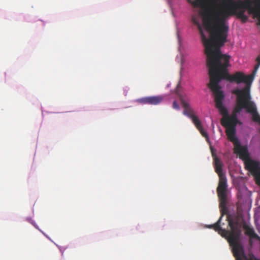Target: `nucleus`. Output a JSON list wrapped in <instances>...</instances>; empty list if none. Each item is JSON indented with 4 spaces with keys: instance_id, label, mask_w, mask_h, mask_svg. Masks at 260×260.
Wrapping results in <instances>:
<instances>
[{
    "instance_id": "nucleus-11",
    "label": "nucleus",
    "mask_w": 260,
    "mask_h": 260,
    "mask_svg": "<svg viewBox=\"0 0 260 260\" xmlns=\"http://www.w3.org/2000/svg\"><path fill=\"white\" fill-rule=\"evenodd\" d=\"M239 123L240 122L237 118V115L235 113H232L231 115H228L221 120V123L223 126L236 127Z\"/></svg>"
},
{
    "instance_id": "nucleus-19",
    "label": "nucleus",
    "mask_w": 260,
    "mask_h": 260,
    "mask_svg": "<svg viewBox=\"0 0 260 260\" xmlns=\"http://www.w3.org/2000/svg\"><path fill=\"white\" fill-rule=\"evenodd\" d=\"M257 61V64L255 66L254 69L253 70L252 73L249 75V76H252V81L253 80L254 76H255L256 73L257 72L258 69L259 68V67L260 66V64H259V61Z\"/></svg>"
},
{
    "instance_id": "nucleus-3",
    "label": "nucleus",
    "mask_w": 260,
    "mask_h": 260,
    "mask_svg": "<svg viewBox=\"0 0 260 260\" xmlns=\"http://www.w3.org/2000/svg\"><path fill=\"white\" fill-rule=\"evenodd\" d=\"M206 12H212V8L210 10H205L201 13L203 19V25L205 29L210 34V38H207L204 34L203 30L200 24V19L199 16L193 15L191 18L192 22L197 25L201 35L202 41L205 46V52L207 56L214 51L218 48L222 46L226 42L228 32H222L218 26L214 24L213 16H211L212 26L209 28L205 24L204 19V14Z\"/></svg>"
},
{
    "instance_id": "nucleus-17",
    "label": "nucleus",
    "mask_w": 260,
    "mask_h": 260,
    "mask_svg": "<svg viewBox=\"0 0 260 260\" xmlns=\"http://www.w3.org/2000/svg\"><path fill=\"white\" fill-rule=\"evenodd\" d=\"M222 214V212H221ZM223 215H221L218 220L212 226L214 227V230L216 231H217L219 234H221L222 236H224V232H226V230L224 229H222L220 226V222L222 219V217Z\"/></svg>"
},
{
    "instance_id": "nucleus-8",
    "label": "nucleus",
    "mask_w": 260,
    "mask_h": 260,
    "mask_svg": "<svg viewBox=\"0 0 260 260\" xmlns=\"http://www.w3.org/2000/svg\"><path fill=\"white\" fill-rule=\"evenodd\" d=\"M246 169L255 178L256 184L260 186V165L257 161L249 159L245 163Z\"/></svg>"
},
{
    "instance_id": "nucleus-7",
    "label": "nucleus",
    "mask_w": 260,
    "mask_h": 260,
    "mask_svg": "<svg viewBox=\"0 0 260 260\" xmlns=\"http://www.w3.org/2000/svg\"><path fill=\"white\" fill-rule=\"evenodd\" d=\"M208 87L210 88L213 93L215 94V102L216 107L219 110L220 113L223 115V117L228 115L227 109L223 105V101L224 99V94L221 91L220 87H215L208 84Z\"/></svg>"
},
{
    "instance_id": "nucleus-15",
    "label": "nucleus",
    "mask_w": 260,
    "mask_h": 260,
    "mask_svg": "<svg viewBox=\"0 0 260 260\" xmlns=\"http://www.w3.org/2000/svg\"><path fill=\"white\" fill-rule=\"evenodd\" d=\"M163 95L148 96V104L157 105L161 103L164 100Z\"/></svg>"
},
{
    "instance_id": "nucleus-9",
    "label": "nucleus",
    "mask_w": 260,
    "mask_h": 260,
    "mask_svg": "<svg viewBox=\"0 0 260 260\" xmlns=\"http://www.w3.org/2000/svg\"><path fill=\"white\" fill-rule=\"evenodd\" d=\"M182 106L184 110L183 114L190 118L194 124L200 125V120L198 117L194 114L193 110L191 108L189 104L184 100H182Z\"/></svg>"
},
{
    "instance_id": "nucleus-21",
    "label": "nucleus",
    "mask_w": 260,
    "mask_h": 260,
    "mask_svg": "<svg viewBox=\"0 0 260 260\" xmlns=\"http://www.w3.org/2000/svg\"><path fill=\"white\" fill-rule=\"evenodd\" d=\"M173 108L178 110L179 109V106L177 104V102L176 101H174L173 103Z\"/></svg>"
},
{
    "instance_id": "nucleus-13",
    "label": "nucleus",
    "mask_w": 260,
    "mask_h": 260,
    "mask_svg": "<svg viewBox=\"0 0 260 260\" xmlns=\"http://www.w3.org/2000/svg\"><path fill=\"white\" fill-rule=\"evenodd\" d=\"M249 108V109L248 110V113L252 114L253 121L260 123V116L257 112L256 107L254 102H253Z\"/></svg>"
},
{
    "instance_id": "nucleus-4",
    "label": "nucleus",
    "mask_w": 260,
    "mask_h": 260,
    "mask_svg": "<svg viewBox=\"0 0 260 260\" xmlns=\"http://www.w3.org/2000/svg\"><path fill=\"white\" fill-rule=\"evenodd\" d=\"M229 225L231 228V231H226L224 232V237L228 235V240L231 246L232 247V251L236 260H242V257H245L244 248L240 242L241 230L238 227V221L234 220L229 215L227 217Z\"/></svg>"
},
{
    "instance_id": "nucleus-18",
    "label": "nucleus",
    "mask_w": 260,
    "mask_h": 260,
    "mask_svg": "<svg viewBox=\"0 0 260 260\" xmlns=\"http://www.w3.org/2000/svg\"><path fill=\"white\" fill-rule=\"evenodd\" d=\"M194 125L196 126L197 128L200 131V132L201 133L203 137H204L205 138H206V140L207 141H208V140H209L208 135L207 133L204 130V129L202 127L201 121H200V125H198V124H194Z\"/></svg>"
},
{
    "instance_id": "nucleus-14",
    "label": "nucleus",
    "mask_w": 260,
    "mask_h": 260,
    "mask_svg": "<svg viewBox=\"0 0 260 260\" xmlns=\"http://www.w3.org/2000/svg\"><path fill=\"white\" fill-rule=\"evenodd\" d=\"M214 167L215 172L217 173L219 176V177H226L225 175L222 172V166L223 164L220 160L215 157L214 158Z\"/></svg>"
},
{
    "instance_id": "nucleus-10",
    "label": "nucleus",
    "mask_w": 260,
    "mask_h": 260,
    "mask_svg": "<svg viewBox=\"0 0 260 260\" xmlns=\"http://www.w3.org/2000/svg\"><path fill=\"white\" fill-rule=\"evenodd\" d=\"M234 152L239 155L241 159H247L249 158V154L247 146H241L239 141L234 144Z\"/></svg>"
},
{
    "instance_id": "nucleus-20",
    "label": "nucleus",
    "mask_w": 260,
    "mask_h": 260,
    "mask_svg": "<svg viewBox=\"0 0 260 260\" xmlns=\"http://www.w3.org/2000/svg\"><path fill=\"white\" fill-rule=\"evenodd\" d=\"M137 102L142 104H148V96L139 99Z\"/></svg>"
},
{
    "instance_id": "nucleus-1",
    "label": "nucleus",
    "mask_w": 260,
    "mask_h": 260,
    "mask_svg": "<svg viewBox=\"0 0 260 260\" xmlns=\"http://www.w3.org/2000/svg\"><path fill=\"white\" fill-rule=\"evenodd\" d=\"M207 6L212 8V12H206L204 14L205 24L211 28V16L214 24L218 26L222 32H228L229 27L226 24L227 19L235 15L243 23L248 21V17L245 14L246 10L249 14L260 16V0H223L213 2L211 0Z\"/></svg>"
},
{
    "instance_id": "nucleus-12",
    "label": "nucleus",
    "mask_w": 260,
    "mask_h": 260,
    "mask_svg": "<svg viewBox=\"0 0 260 260\" xmlns=\"http://www.w3.org/2000/svg\"><path fill=\"white\" fill-rule=\"evenodd\" d=\"M226 127V134L229 139L234 144L238 142L239 141L235 136L236 134V127L224 126Z\"/></svg>"
},
{
    "instance_id": "nucleus-6",
    "label": "nucleus",
    "mask_w": 260,
    "mask_h": 260,
    "mask_svg": "<svg viewBox=\"0 0 260 260\" xmlns=\"http://www.w3.org/2000/svg\"><path fill=\"white\" fill-rule=\"evenodd\" d=\"M228 184L226 177L219 178L218 185L217 188V193L219 200V207L220 212L223 215L227 212L226 204L228 202Z\"/></svg>"
},
{
    "instance_id": "nucleus-5",
    "label": "nucleus",
    "mask_w": 260,
    "mask_h": 260,
    "mask_svg": "<svg viewBox=\"0 0 260 260\" xmlns=\"http://www.w3.org/2000/svg\"><path fill=\"white\" fill-rule=\"evenodd\" d=\"M247 88L237 89L232 91V93L237 96L236 106L232 113L237 115L243 109H245L248 112L253 101Z\"/></svg>"
},
{
    "instance_id": "nucleus-16",
    "label": "nucleus",
    "mask_w": 260,
    "mask_h": 260,
    "mask_svg": "<svg viewBox=\"0 0 260 260\" xmlns=\"http://www.w3.org/2000/svg\"><path fill=\"white\" fill-rule=\"evenodd\" d=\"M245 234L248 235L250 238L255 239L260 241V237L254 232L253 228L248 226H244Z\"/></svg>"
},
{
    "instance_id": "nucleus-2",
    "label": "nucleus",
    "mask_w": 260,
    "mask_h": 260,
    "mask_svg": "<svg viewBox=\"0 0 260 260\" xmlns=\"http://www.w3.org/2000/svg\"><path fill=\"white\" fill-rule=\"evenodd\" d=\"M230 57L225 54H222L220 48H217L207 56V63L209 68L210 76L209 84L215 87H220L219 82L222 79H226L230 82L237 83H245L246 86L243 88H248L249 92L251 84L252 82V76L245 75L240 72H236L231 75L227 71L229 66Z\"/></svg>"
}]
</instances>
